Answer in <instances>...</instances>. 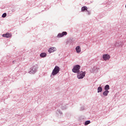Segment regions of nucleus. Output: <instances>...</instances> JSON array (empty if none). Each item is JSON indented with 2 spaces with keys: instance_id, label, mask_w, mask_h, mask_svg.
I'll return each mask as SVG.
<instances>
[{
  "instance_id": "3",
  "label": "nucleus",
  "mask_w": 126,
  "mask_h": 126,
  "mask_svg": "<svg viewBox=\"0 0 126 126\" xmlns=\"http://www.w3.org/2000/svg\"><path fill=\"white\" fill-rule=\"evenodd\" d=\"M85 74H86L85 72H83V71H81L78 73L77 77L78 79H82V78H83V77L85 76Z\"/></svg>"
},
{
  "instance_id": "4",
  "label": "nucleus",
  "mask_w": 126,
  "mask_h": 126,
  "mask_svg": "<svg viewBox=\"0 0 126 126\" xmlns=\"http://www.w3.org/2000/svg\"><path fill=\"white\" fill-rule=\"evenodd\" d=\"M111 58V56L108 54H104L103 55V59L104 61H109Z\"/></svg>"
},
{
  "instance_id": "10",
  "label": "nucleus",
  "mask_w": 126,
  "mask_h": 126,
  "mask_svg": "<svg viewBox=\"0 0 126 126\" xmlns=\"http://www.w3.org/2000/svg\"><path fill=\"white\" fill-rule=\"evenodd\" d=\"M108 94H109V91H105L103 93L104 96H107Z\"/></svg>"
},
{
  "instance_id": "13",
  "label": "nucleus",
  "mask_w": 126,
  "mask_h": 126,
  "mask_svg": "<svg viewBox=\"0 0 126 126\" xmlns=\"http://www.w3.org/2000/svg\"><path fill=\"white\" fill-rule=\"evenodd\" d=\"M40 56L41 58H45V57L47 56V54L45 53H41Z\"/></svg>"
},
{
  "instance_id": "12",
  "label": "nucleus",
  "mask_w": 126,
  "mask_h": 126,
  "mask_svg": "<svg viewBox=\"0 0 126 126\" xmlns=\"http://www.w3.org/2000/svg\"><path fill=\"white\" fill-rule=\"evenodd\" d=\"M102 90H103V89H102V87H99L97 88V93L101 92Z\"/></svg>"
},
{
  "instance_id": "1",
  "label": "nucleus",
  "mask_w": 126,
  "mask_h": 126,
  "mask_svg": "<svg viewBox=\"0 0 126 126\" xmlns=\"http://www.w3.org/2000/svg\"><path fill=\"white\" fill-rule=\"evenodd\" d=\"M60 67H59L58 66H56L52 71V75H56V74H58V73L60 72Z\"/></svg>"
},
{
  "instance_id": "9",
  "label": "nucleus",
  "mask_w": 126,
  "mask_h": 126,
  "mask_svg": "<svg viewBox=\"0 0 126 126\" xmlns=\"http://www.w3.org/2000/svg\"><path fill=\"white\" fill-rule=\"evenodd\" d=\"M76 51L77 53H80V52H81V48H80V46H77L76 47Z\"/></svg>"
},
{
  "instance_id": "7",
  "label": "nucleus",
  "mask_w": 126,
  "mask_h": 126,
  "mask_svg": "<svg viewBox=\"0 0 126 126\" xmlns=\"http://www.w3.org/2000/svg\"><path fill=\"white\" fill-rule=\"evenodd\" d=\"M3 37H5L6 38H9V37H11V34L9 32H7L5 34H2Z\"/></svg>"
},
{
  "instance_id": "15",
  "label": "nucleus",
  "mask_w": 126,
  "mask_h": 126,
  "mask_svg": "<svg viewBox=\"0 0 126 126\" xmlns=\"http://www.w3.org/2000/svg\"><path fill=\"white\" fill-rule=\"evenodd\" d=\"M2 17H3V18H4V17H6V13H4L2 15Z\"/></svg>"
},
{
  "instance_id": "6",
  "label": "nucleus",
  "mask_w": 126,
  "mask_h": 126,
  "mask_svg": "<svg viewBox=\"0 0 126 126\" xmlns=\"http://www.w3.org/2000/svg\"><path fill=\"white\" fill-rule=\"evenodd\" d=\"M55 51H57V49L55 47H51L48 50L49 53H54Z\"/></svg>"
},
{
  "instance_id": "8",
  "label": "nucleus",
  "mask_w": 126,
  "mask_h": 126,
  "mask_svg": "<svg viewBox=\"0 0 126 126\" xmlns=\"http://www.w3.org/2000/svg\"><path fill=\"white\" fill-rule=\"evenodd\" d=\"M88 9V8L86 6H84L81 8V11L82 12L84 11H87V10Z\"/></svg>"
},
{
  "instance_id": "14",
  "label": "nucleus",
  "mask_w": 126,
  "mask_h": 126,
  "mask_svg": "<svg viewBox=\"0 0 126 126\" xmlns=\"http://www.w3.org/2000/svg\"><path fill=\"white\" fill-rule=\"evenodd\" d=\"M90 124V121H86L85 125V126H87V125H89Z\"/></svg>"
},
{
  "instance_id": "2",
  "label": "nucleus",
  "mask_w": 126,
  "mask_h": 126,
  "mask_svg": "<svg viewBox=\"0 0 126 126\" xmlns=\"http://www.w3.org/2000/svg\"><path fill=\"white\" fill-rule=\"evenodd\" d=\"M79 69H80V65H76L74 66L73 68L72 69V71L75 73H78V72H79Z\"/></svg>"
},
{
  "instance_id": "11",
  "label": "nucleus",
  "mask_w": 126,
  "mask_h": 126,
  "mask_svg": "<svg viewBox=\"0 0 126 126\" xmlns=\"http://www.w3.org/2000/svg\"><path fill=\"white\" fill-rule=\"evenodd\" d=\"M109 89H110V86L108 85H106L104 87V90L108 91Z\"/></svg>"
},
{
  "instance_id": "5",
  "label": "nucleus",
  "mask_w": 126,
  "mask_h": 126,
  "mask_svg": "<svg viewBox=\"0 0 126 126\" xmlns=\"http://www.w3.org/2000/svg\"><path fill=\"white\" fill-rule=\"evenodd\" d=\"M67 32H63L62 33H59L57 37L58 38H62V37H63V36H64V35H67Z\"/></svg>"
},
{
  "instance_id": "17",
  "label": "nucleus",
  "mask_w": 126,
  "mask_h": 126,
  "mask_svg": "<svg viewBox=\"0 0 126 126\" xmlns=\"http://www.w3.org/2000/svg\"><path fill=\"white\" fill-rule=\"evenodd\" d=\"M88 12V14L89 15L90 14V12L88 10L87 11Z\"/></svg>"
},
{
  "instance_id": "16",
  "label": "nucleus",
  "mask_w": 126,
  "mask_h": 126,
  "mask_svg": "<svg viewBox=\"0 0 126 126\" xmlns=\"http://www.w3.org/2000/svg\"><path fill=\"white\" fill-rule=\"evenodd\" d=\"M29 73H35V71H33V70H32L29 72Z\"/></svg>"
}]
</instances>
